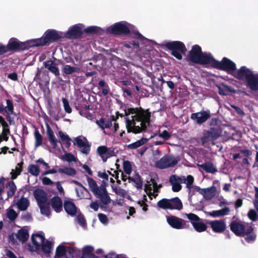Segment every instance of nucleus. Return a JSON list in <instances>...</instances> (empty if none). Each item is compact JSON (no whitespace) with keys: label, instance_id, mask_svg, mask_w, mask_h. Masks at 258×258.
I'll use <instances>...</instances> for the list:
<instances>
[{"label":"nucleus","instance_id":"obj_1","mask_svg":"<svg viewBox=\"0 0 258 258\" xmlns=\"http://www.w3.org/2000/svg\"><path fill=\"white\" fill-rule=\"evenodd\" d=\"M124 114L127 116L126 126L128 132L140 133L149 125L150 114L147 111L128 108L124 110Z\"/></svg>","mask_w":258,"mask_h":258},{"label":"nucleus","instance_id":"obj_2","mask_svg":"<svg viewBox=\"0 0 258 258\" xmlns=\"http://www.w3.org/2000/svg\"><path fill=\"white\" fill-rule=\"evenodd\" d=\"M212 57L210 53L203 52L199 45H195L189 51L187 59L196 63L210 65Z\"/></svg>","mask_w":258,"mask_h":258},{"label":"nucleus","instance_id":"obj_3","mask_svg":"<svg viewBox=\"0 0 258 258\" xmlns=\"http://www.w3.org/2000/svg\"><path fill=\"white\" fill-rule=\"evenodd\" d=\"M62 37L61 32L54 30H48L45 32L41 38L29 40L27 44L31 47L46 45Z\"/></svg>","mask_w":258,"mask_h":258},{"label":"nucleus","instance_id":"obj_4","mask_svg":"<svg viewBox=\"0 0 258 258\" xmlns=\"http://www.w3.org/2000/svg\"><path fill=\"white\" fill-rule=\"evenodd\" d=\"M210 65L220 70H224L232 75L236 70L235 63L226 57L223 58L221 61H218L212 57Z\"/></svg>","mask_w":258,"mask_h":258},{"label":"nucleus","instance_id":"obj_5","mask_svg":"<svg viewBox=\"0 0 258 258\" xmlns=\"http://www.w3.org/2000/svg\"><path fill=\"white\" fill-rule=\"evenodd\" d=\"M133 28L134 26L132 24L125 21H121L110 26L107 28V31L114 34H126L129 33Z\"/></svg>","mask_w":258,"mask_h":258},{"label":"nucleus","instance_id":"obj_6","mask_svg":"<svg viewBox=\"0 0 258 258\" xmlns=\"http://www.w3.org/2000/svg\"><path fill=\"white\" fill-rule=\"evenodd\" d=\"M166 47L172 50V54L178 59L182 58V53L186 50L184 44L180 41H173L165 44Z\"/></svg>","mask_w":258,"mask_h":258},{"label":"nucleus","instance_id":"obj_7","mask_svg":"<svg viewBox=\"0 0 258 258\" xmlns=\"http://www.w3.org/2000/svg\"><path fill=\"white\" fill-rule=\"evenodd\" d=\"M98 176L103 179V184L105 186L109 184H114L115 180H116L118 184L120 183V180L118 179V173L114 171V173L112 174L110 171H99L98 172Z\"/></svg>","mask_w":258,"mask_h":258},{"label":"nucleus","instance_id":"obj_8","mask_svg":"<svg viewBox=\"0 0 258 258\" xmlns=\"http://www.w3.org/2000/svg\"><path fill=\"white\" fill-rule=\"evenodd\" d=\"M253 73V71L247 67L242 66L238 69H236L232 76L238 80L245 83Z\"/></svg>","mask_w":258,"mask_h":258},{"label":"nucleus","instance_id":"obj_9","mask_svg":"<svg viewBox=\"0 0 258 258\" xmlns=\"http://www.w3.org/2000/svg\"><path fill=\"white\" fill-rule=\"evenodd\" d=\"M177 160L171 156H165L156 162V166L164 169L174 166L177 163Z\"/></svg>","mask_w":258,"mask_h":258},{"label":"nucleus","instance_id":"obj_10","mask_svg":"<svg viewBox=\"0 0 258 258\" xmlns=\"http://www.w3.org/2000/svg\"><path fill=\"white\" fill-rule=\"evenodd\" d=\"M160 187V185H157L155 179H151L150 181H147L145 190L150 199H152L153 197L156 198L158 195V189Z\"/></svg>","mask_w":258,"mask_h":258},{"label":"nucleus","instance_id":"obj_11","mask_svg":"<svg viewBox=\"0 0 258 258\" xmlns=\"http://www.w3.org/2000/svg\"><path fill=\"white\" fill-rule=\"evenodd\" d=\"M166 220L168 224L173 228L181 229L185 227V221L178 217L170 216L167 217Z\"/></svg>","mask_w":258,"mask_h":258},{"label":"nucleus","instance_id":"obj_12","mask_svg":"<svg viewBox=\"0 0 258 258\" xmlns=\"http://www.w3.org/2000/svg\"><path fill=\"white\" fill-rule=\"evenodd\" d=\"M84 29V26L81 24H78L72 26L69 28L65 34L67 38H74L81 35Z\"/></svg>","mask_w":258,"mask_h":258},{"label":"nucleus","instance_id":"obj_13","mask_svg":"<svg viewBox=\"0 0 258 258\" xmlns=\"http://www.w3.org/2000/svg\"><path fill=\"white\" fill-rule=\"evenodd\" d=\"M93 192L97 198L101 199L103 204L107 205L110 202L111 199L107 193L106 188L103 186L97 187L95 191Z\"/></svg>","mask_w":258,"mask_h":258},{"label":"nucleus","instance_id":"obj_14","mask_svg":"<svg viewBox=\"0 0 258 258\" xmlns=\"http://www.w3.org/2000/svg\"><path fill=\"white\" fill-rule=\"evenodd\" d=\"M185 177L184 176H177L175 175H172L169 179V181L172 186V190L175 192L179 191L181 188V183L185 182Z\"/></svg>","mask_w":258,"mask_h":258},{"label":"nucleus","instance_id":"obj_15","mask_svg":"<svg viewBox=\"0 0 258 258\" xmlns=\"http://www.w3.org/2000/svg\"><path fill=\"white\" fill-rule=\"evenodd\" d=\"M245 85L251 91L258 92V74L254 72Z\"/></svg>","mask_w":258,"mask_h":258},{"label":"nucleus","instance_id":"obj_16","mask_svg":"<svg viewBox=\"0 0 258 258\" xmlns=\"http://www.w3.org/2000/svg\"><path fill=\"white\" fill-rule=\"evenodd\" d=\"M210 117L209 111H204L191 114V118L198 123H202Z\"/></svg>","mask_w":258,"mask_h":258},{"label":"nucleus","instance_id":"obj_17","mask_svg":"<svg viewBox=\"0 0 258 258\" xmlns=\"http://www.w3.org/2000/svg\"><path fill=\"white\" fill-rule=\"evenodd\" d=\"M97 152L99 155L104 161L112 156L115 155L114 150L111 148H108L106 146H100L97 148Z\"/></svg>","mask_w":258,"mask_h":258},{"label":"nucleus","instance_id":"obj_18","mask_svg":"<svg viewBox=\"0 0 258 258\" xmlns=\"http://www.w3.org/2000/svg\"><path fill=\"white\" fill-rule=\"evenodd\" d=\"M74 144L81 148V152L87 154L90 151V147L85 138L77 137L75 139Z\"/></svg>","mask_w":258,"mask_h":258},{"label":"nucleus","instance_id":"obj_19","mask_svg":"<svg viewBox=\"0 0 258 258\" xmlns=\"http://www.w3.org/2000/svg\"><path fill=\"white\" fill-rule=\"evenodd\" d=\"M212 230L216 233H221L226 228L225 223L222 220H214L209 222Z\"/></svg>","mask_w":258,"mask_h":258},{"label":"nucleus","instance_id":"obj_20","mask_svg":"<svg viewBox=\"0 0 258 258\" xmlns=\"http://www.w3.org/2000/svg\"><path fill=\"white\" fill-rule=\"evenodd\" d=\"M230 229L236 235L238 236H242L246 230V228L243 224L235 221L231 223Z\"/></svg>","mask_w":258,"mask_h":258},{"label":"nucleus","instance_id":"obj_21","mask_svg":"<svg viewBox=\"0 0 258 258\" xmlns=\"http://www.w3.org/2000/svg\"><path fill=\"white\" fill-rule=\"evenodd\" d=\"M2 127V133L0 135V142L2 141H7L10 135V130L8 123L5 121L4 118L0 116V127Z\"/></svg>","mask_w":258,"mask_h":258},{"label":"nucleus","instance_id":"obj_22","mask_svg":"<svg viewBox=\"0 0 258 258\" xmlns=\"http://www.w3.org/2000/svg\"><path fill=\"white\" fill-rule=\"evenodd\" d=\"M229 208L228 207H225L219 210H214L211 212H205V214L207 216L216 218L228 215L229 214Z\"/></svg>","mask_w":258,"mask_h":258},{"label":"nucleus","instance_id":"obj_23","mask_svg":"<svg viewBox=\"0 0 258 258\" xmlns=\"http://www.w3.org/2000/svg\"><path fill=\"white\" fill-rule=\"evenodd\" d=\"M94 248L91 245H86L82 249L81 258H99L94 253Z\"/></svg>","mask_w":258,"mask_h":258},{"label":"nucleus","instance_id":"obj_24","mask_svg":"<svg viewBox=\"0 0 258 258\" xmlns=\"http://www.w3.org/2000/svg\"><path fill=\"white\" fill-rule=\"evenodd\" d=\"M31 240L35 245V249H38L45 241V238L42 234L37 233L32 235Z\"/></svg>","mask_w":258,"mask_h":258},{"label":"nucleus","instance_id":"obj_25","mask_svg":"<svg viewBox=\"0 0 258 258\" xmlns=\"http://www.w3.org/2000/svg\"><path fill=\"white\" fill-rule=\"evenodd\" d=\"M34 197L37 201L38 205H40L46 203V196L45 193L42 190L37 189L34 192Z\"/></svg>","mask_w":258,"mask_h":258},{"label":"nucleus","instance_id":"obj_26","mask_svg":"<svg viewBox=\"0 0 258 258\" xmlns=\"http://www.w3.org/2000/svg\"><path fill=\"white\" fill-rule=\"evenodd\" d=\"M21 46V43L15 38H11L8 44L5 46L6 52L9 51L14 50L18 49Z\"/></svg>","mask_w":258,"mask_h":258},{"label":"nucleus","instance_id":"obj_27","mask_svg":"<svg viewBox=\"0 0 258 258\" xmlns=\"http://www.w3.org/2000/svg\"><path fill=\"white\" fill-rule=\"evenodd\" d=\"M196 191L199 192L207 199H211L215 196V191L212 190L211 188H201L199 187H195Z\"/></svg>","mask_w":258,"mask_h":258},{"label":"nucleus","instance_id":"obj_28","mask_svg":"<svg viewBox=\"0 0 258 258\" xmlns=\"http://www.w3.org/2000/svg\"><path fill=\"white\" fill-rule=\"evenodd\" d=\"M123 166L125 174L121 172V178L123 181H125L127 179H128V177H130L128 175H129L132 172V166L130 162L127 161H124Z\"/></svg>","mask_w":258,"mask_h":258},{"label":"nucleus","instance_id":"obj_29","mask_svg":"<svg viewBox=\"0 0 258 258\" xmlns=\"http://www.w3.org/2000/svg\"><path fill=\"white\" fill-rule=\"evenodd\" d=\"M29 205L30 203L28 199L24 197L20 198L16 203V205L20 211L26 210Z\"/></svg>","mask_w":258,"mask_h":258},{"label":"nucleus","instance_id":"obj_30","mask_svg":"<svg viewBox=\"0 0 258 258\" xmlns=\"http://www.w3.org/2000/svg\"><path fill=\"white\" fill-rule=\"evenodd\" d=\"M51 205L56 212H59L62 209V204L61 199L58 197H54L51 200Z\"/></svg>","mask_w":258,"mask_h":258},{"label":"nucleus","instance_id":"obj_31","mask_svg":"<svg viewBox=\"0 0 258 258\" xmlns=\"http://www.w3.org/2000/svg\"><path fill=\"white\" fill-rule=\"evenodd\" d=\"M64 208L66 212L70 215H74L77 213V208L75 205L71 201H66Z\"/></svg>","mask_w":258,"mask_h":258},{"label":"nucleus","instance_id":"obj_32","mask_svg":"<svg viewBox=\"0 0 258 258\" xmlns=\"http://www.w3.org/2000/svg\"><path fill=\"white\" fill-rule=\"evenodd\" d=\"M17 239L22 242H25L29 238V233L27 229L22 228L20 229L16 234Z\"/></svg>","mask_w":258,"mask_h":258},{"label":"nucleus","instance_id":"obj_33","mask_svg":"<svg viewBox=\"0 0 258 258\" xmlns=\"http://www.w3.org/2000/svg\"><path fill=\"white\" fill-rule=\"evenodd\" d=\"M219 93L222 95H227L230 93H234L235 90L230 86L221 84L218 86Z\"/></svg>","mask_w":258,"mask_h":258},{"label":"nucleus","instance_id":"obj_34","mask_svg":"<svg viewBox=\"0 0 258 258\" xmlns=\"http://www.w3.org/2000/svg\"><path fill=\"white\" fill-rule=\"evenodd\" d=\"M252 231L253 229L251 227H248L246 228V230L244 233L242 235L245 237V240L248 242H253L255 239L256 235L252 232Z\"/></svg>","mask_w":258,"mask_h":258},{"label":"nucleus","instance_id":"obj_35","mask_svg":"<svg viewBox=\"0 0 258 258\" xmlns=\"http://www.w3.org/2000/svg\"><path fill=\"white\" fill-rule=\"evenodd\" d=\"M182 208V204L178 198L170 200V209L180 210Z\"/></svg>","mask_w":258,"mask_h":258},{"label":"nucleus","instance_id":"obj_36","mask_svg":"<svg viewBox=\"0 0 258 258\" xmlns=\"http://www.w3.org/2000/svg\"><path fill=\"white\" fill-rule=\"evenodd\" d=\"M45 67L56 76L59 75V71L56 64L51 60L44 62Z\"/></svg>","mask_w":258,"mask_h":258},{"label":"nucleus","instance_id":"obj_37","mask_svg":"<svg viewBox=\"0 0 258 258\" xmlns=\"http://www.w3.org/2000/svg\"><path fill=\"white\" fill-rule=\"evenodd\" d=\"M198 166L204 169L207 172L214 173L217 171L216 168L211 163H206L205 164L198 165Z\"/></svg>","mask_w":258,"mask_h":258},{"label":"nucleus","instance_id":"obj_38","mask_svg":"<svg viewBox=\"0 0 258 258\" xmlns=\"http://www.w3.org/2000/svg\"><path fill=\"white\" fill-rule=\"evenodd\" d=\"M185 183L186 186L188 188L189 192H194L195 191H196L195 189V187H197V186H194L192 183L194 181V177L191 175H188L186 178H185Z\"/></svg>","mask_w":258,"mask_h":258},{"label":"nucleus","instance_id":"obj_39","mask_svg":"<svg viewBox=\"0 0 258 258\" xmlns=\"http://www.w3.org/2000/svg\"><path fill=\"white\" fill-rule=\"evenodd\" d=\"M149 139L143 138L141 139L128 145V148L130 149H136L141 147V146L145 144L148 141Z\"/></svg>","mask_w":258,"mask_h":258},{"label":"nucleus","instance_id":"obj_40","mask_svg":"<svg viewBox=\"0 0 258 258\" xmlns=\"http://www.w3.org/2000/svg\"><path fill=\"white\" fill-rule=\"evenodd\" d=\"M68 250H69L70 252H73L74 250L73 249H68ZM67 251V250L66 248L62 245H59L56 249L55 252V257H59L63 256L66 252Z\"/></svg>","mask_w":258,"mask_h":258},{"label":"nucleus","instance_id":"obj_41","mask_svg":"<svg viewBox=\"0 0 258 258\" xmlns=\"http://www.w3.org/2000/svg\"><path fill=\"white\" fill-rule=\"evenodd\" d=\"M22 162L18 163L15 169L12 170L11 175L12 179H15L20 174L22 170Z\"/></svg>","mask_w":258,"mask_h":258},{"label":"nucleus","instance_id":"obj_42","mask_svg":"<svg viewBox=\"0 0 258 258\" xmlns=\"http://www.w3.org/2000/svg\"><path fill=\"white\" fill-rule=\"evenodd\" d=\"M47 135L51 145L53 148H55L57 145V141L54 135L53 131L50 128H47Z\"/></svg>","mask_w":258,"mask_h":258},{"label":"nucleus","instance_id":"obj_43","mask_svg":"<svg viewBox=\"0 0 258 258\" xmlns=\"http://www.w3.org/2000/svg\"><path fill=\"white\" fill-rule=\"evenodd\" d=\"M6 216L10 220L13 221L17 218L18 214L11 206L7 210Z\"/></svg>","mask_w":258,"mask_h":258},{"label":"nucleus","instance_id":"obj_44","mask_svg":"<svg viewBox=\"0 0 258 258\" xmlns=\"http://www.w3.org/2000/svg\"><path fill=\"white\" fill-rule=\"evenodd\" d=\"M128 182H132L133 184L137 188H140L142 187L143 183L139 176L137 175L135 178L128 177Z\"/></svg>","mask_w":258,"mask_h":258},{"label":"nucleus","instance_id":"obj_45","mask_svg":"<svg viewBox=\"0 0 258 258\" xmlns=\"http://www.w3.org/2000/svg\"><path fill=\"white\" fill-rule=\"evenodd\" d=\"M192 225L195 230L199 232L205 231L207 229V226L202 222H193Z\"/></svg>","mask_w":258,"mask_h":258},{"label":"nucleus","instance_id":"obj_46","mask_svg":"<svg viewBox=\"0 0 258 258\" xmlns=\"http://www.w3.org/2000/svg\"><path fill=\"white\" fill-rule=\"evenodd\" d=\"M42 251L46 253H49L52 250V243L47 240L44 241L40 246Z\"/></svg>","mask_w":258,"mask_h":258},{"label":"nucleus","instance_id":"obj_47","mask_svg":"<svg viewBox=\"0 0 258 258\" xmlns=\"http://www.w3.org/2000/svg\"><path fill=\"white\" fill-rule=\"evenodd\" d=\"M58 172L70 176H73L76 173V170L71 167L60 168L58 169Z\"/></svg>","mask_w":258,"mask_h":258},{"label":"nucleus","instance_id":"obj_48","mask_svg":"<svg viewBox=\"0 0 258 258\" xmlns=\"http://www.w3.org/2000/svg\"><path fill=\"white\" fill-rule=\"evenodd\" d=\"M7 194L9 197H13L16 190V186L13 181H10L7 186Z\"/></svg>","mask_w":258,"mask_h":258},{"label":"nucleus","instance_id":"obj_49","mask_svg":"<svg viewBox=\"0 0 258 258\" xmlns=\"http://www.w3.org/2000/svg\"><path fill=\"white\" fill-rule=\"evenodd\" d=\"M62 71L67 75H70L74 72H78L79 69L72 67L68 64L64 65L62 67Z\"/></svg>","mask_w":258,"mask_h":258},{"label":"nucleus","instance_id":"obj_50","mask_svg":"<svg viewBox=\"0 0 258 258\" xmlns=\"http://www.w3.org/2000/svg\"><path fill=\"white\" fill-rule=\"evenodd\" d=\"M97 124L102 129L110 128L112 126V121L100 119L97 121Z\"/></svg>","mask_w":258,"mask_h":258},{"label":"nucleus","instance_id":"obj_51","mask_svg":"<svg viewBox=\"0 0 258 258\" xmlns=\"http://www.w3.org/2000/svg\"><path fill=\"white\" fill-rule=\"evenodd\" d=\"M111 186L113 191L118 196L121 197H124L126 195V192L125 190L118 187L115 184H111Z\"/></svg>","mask_w":258,"mask_h":258},{"label":"nucleus","instance_id":"obj_52","mask_svg":"<svg viewBox=\"0 0 258 258\" xmlns=\"http://www.w3.org/2000/svg\"><path fill=\"white\" fill-rule=\"evenodd\" d=\"M35 138V147L37 148L40 146L42 143V137L38 130H35L34 132Z\"/></svg>","mask_w":258,"mask_h":258},{"label":"nucleus","instance_id":"obj_53","mask_svg":"<svg viewBox=\"0 0 258 258\" xmlns=\"http://www.w3.org/2000/svg\"><path fill=\"white\" fill-rule=\"evenodd\" d=\"M28 170V172L33 176H37L39 174V167L36 165H30Z\"/></svg>","mask_w":258,"mask_h":258},{"label":"nucleus","instance_id":"obj_54","mask_svg":"<svg viewBox=\"0 0 258 258\" xmlns=\"http://www.w3.org/2000/svg\"><path fill=\"white\" fill-rule=\"evenodd\" d=\"M58 136L61 139L64 144H66L67 147H69L71 144V139L67 135L60 131L58 132Z\"/></svg>","mask_w":258,"mask_h":258},{"label":"nucleus","instance_id":"obj_55","mask_svg":"<svg viewBox=\"0 0 258 258\" xmlns=\"http://www.w3.org/2000/svg\"><path fill=\"white\" fill-rule=\"evenodd\" d=\"M158 205L163 209H170V200L162 199L158 202Z\"/></svg>","mask_w":258,"mask_h":258},{"label":"nucleus","instance_id":"obj_56","mask_svg":"<svg viewBox=\"0 0 258 258\" xmlns=\"http://www.w3.org/2000/svg\"><path fill=\"white\" fill-rule=\"evenodd\" d=\"M158 137L163 139L164 140H168L171 137V134L168 132L167 130H163L160 131L158 134H157Z\"/></svg>","mask_w":258,"mask_h":258},{"label":"nucleus","instance_id":"obj_57","mask_svg":"<svg viewBox=\"0 0 258 258\" xmlns=\"http://www.w3.org/2000/svg\"><path fill=\"white\" fill-rule=\"evenodd\" d=\"M39 207L40 209L41 212L42 214L45 215L46 216L49 215L50 210L47 203L39 205Z\"/></svg>","mask_w":258,"mask_h":258},{"label":"nucleus","instance_id":"obj_58","mask_svg":"<svg viewBox=\"0 0 258 258\" xmlns=\"http://www.w3.org/2000/svg\"><path fill=\"white\" fill-rule=\"evenodd\" d=\"M83 187L85 190V194H84L81 190L76 189L77 195L80 199H87L89 197L88 190L84 187Z\"/></svg>","mask_w":258,"mask_h":258},{"label":"nucleus","instance_id":"obj_59","mask_svg":"<svg viewBox=\"0 0 258 258\" xmlns=\"http://www.w3.org/2000/svg\"><path fill=\"white\" fill-rule=\"evenodd\" d=\"M87 181L91 190L92 192L95 191L97 187H98L96 182L92 178L89 177L87 178Z\"/></svg>","mask_w":258,"mask_h":258},{"label":"nucleus","instance_id":"obj_60","mask_svg":"<svg viewBox=\"0 0 258 258\" xmlns=\"http://www.w3.org/2000/svg\"><path fill=\"white\" fill-rule=\"evenodd\" d=\"M98 217L102 224L105 225L108 224L109 220L106 215L104 214H99Z\"/></svg>","mask_w":258,"mask_h":258},{"label":"nucleus","instance_id":"obj_61","mask_svg":"<svg viewBox=\"0 0 258 258\" xmlns=\"http://www.w3.org/2000/svg\"><path fill=\"white\" fill-rule=\"evenodd\" d=\"M62 101L65 111L67 113H70L72 112V108L69 105L68 101L66 98H62Z\"/></svg>","mask_w":258,"mask_h":258},{"label":"nucleus","instance_id":"obj_62","mask_svg":"<svg viewBox=\"0 0 258 258\" xmlns=\"http://www.w3.org/2000/svg\"><path fill=\"white\" fill-rule=\"evenodd\" d=\"M6 111L8 114H11L13 111V105L10 100H7V106L6 107Z\"/></svg>","mask_w":258,"mask_h":258},{"label":"nucleus","instance_id":"obj_63","mask_svg":"<svg viewBox=\"0 0 258 258\" xmlns=\"http://www.w3.org/2000/svg\"><path fill=\"white\" fill-rule=\"evenodd\" d=\"M76 221L82 226H85L86 225L85 220L82 215H78L77 217Z\"/></svg>","mask_w":258,"mask_h":258},{"label":"nucleus","instance_id":"obj_64","mask_svg":"<svg viewBox=\"0 0 258 258\" xmlns=\"http://www.w3.org/2000/svg\"><path fill=\"white\" fill-rule=\"evenodd\" d=\"M247 216L252 221H255L257 218L256 213L254 210H250L247 214Z\"/></svg>","mask_w":258,"mask_h":258}]
</instances>
